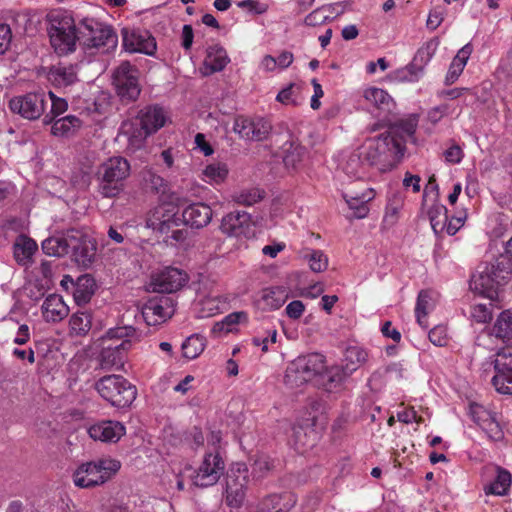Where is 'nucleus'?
Wrapping results in <instances>:
<instances>
[{
    "label": "nucleus",
    "instance_id": "f257e3e1",
    "mask_svg": "<svg viewBox=\"0 0 512 512\" xmlns=\"http://www.w3.org/2000/svg\"><path fill=\"white\" fill-rule=\"evenodd\" d=\"M362 159L381 172L394 169L403 159L406 146L387 131L369 137L359 147Z\"/></svg>",
    "mask_w": 512,
    "mask_h": 512
},
{
    "label": "nucleus",
    "instance_id": "f03ea898",
    "mask_svg": "<svg viewBox=\"0 0 512 512\" xmlns=\"http://www.w3.org/2000/svg\"><path fill=\"white\" fill-rule=\"evenodd\" d=\"M136 339L132 326L109 329L101 338L100 364L104 369L122 370L127 353Z\"/></svg>",
    "mask_w": 512,
    "mask_h": 512
},
{
    "label": "nucleus",
    "instance_id": "7ed1b4c3",
    "mask_svg": "<svg viewBox=\"0 0 512 512\" xmlns=\"http://www.w3.org/2000/svg\"><path fill=\"white\" fill-rule=\"evenodd\" d=\"M47 33L56 54L62 56L76 50L79 34L75 21L68 11L56 9L47 14Z\"/></svg>",
    "mask_w": 512,
    "mask_h": 512
},
{
    "label": "nucleus",
    "instance_id": "20e7f679",
    "mask_svg": "<svg viewBox=\"0 0 512 512\" xmlns=\"http://www.w3.org/2000/svg\"><path fill=\"white\" fill-rule=\"evenodd\" d=\"M140 127L131 122H125L120 128L118 137L127 141V150L135 152L140 149L148 135L161 129L167 122V115L158 106L147 107L139 113Z\"/></svg>",
    "mask_w": 512,
    "mask_h": 512
},
{
    "label": "nucleus",
    "instance_id": "39448f33",
    "mask_svg": "<svg viewBox=\"0 0 512 512\" xmlns=\"http://www.w3.org/2000/svg\"><path fill=\"white\" fill-rule=\"evenodd\" d=\"M120 468V461L109 457L100 458L78 465L73 471L72 480L78 488H93L105 484Z\"/></svg>",
    "mask_w": 512,
    "mask_h": 512
},
{
    "label": "nucleus",
    "instance_id": "423d86ee",
    "mask_svg": "<svg viewBox=\"0 0 512 512\" xmlns=\"http://www.w3.org/2000/svg\"><path fill=\"white\" fill-rule=\"evenodd\" d=\"M129 162L114 156L107 159L99 168V191L107 198L118 196L124 190V182L130 175Z\"/></svg>",
    "mask_w": 512,
    "mask_h": 512
},
{
    "label": "nucleus",
    "instance_id": "0eeeda50",
    "mask_svg": "<svg viewBox=\"0 0 512 512\" xmlns=\"http://www.w3.org/2000/svg\"><path fill=\"white\" fill-rule=\"evenodd\" d=\"M325 371L326 363L323 355L319 353L303 355L288 364L284 381L290 388H297Z\"/></svg>",
    "mask_w": 512,
    "mask_h": 512
},
{
    "label": "nucleus",
    "instance_id": "6e6552de",
    "mask_svg": "<svg viewBox=\"0 0 512 512\" xmlns=\"http://www.w3.org/2000/svg\"><path fill=\"white\" fill-rule=\"evenodd\" d=\"M100 396L117 408L130 406L137 396L136 387L120 375H107L96 382Z\"/></svg>",
    "mask_w": 512,
    "mask_h": 512
},
{
    "label": "nucleus",
    "instance_id": "1a4fd4ad",
    "mask_svg": "<svg viewBox=\"0 0 512 512\" xmlns=\"http://www.w3.org/2000/svg\"><path fill=\"white\" fill-rule=\"evenodd\" d=\"M225 467V461L219 451H207L198 467L192 468L189 478L196 487H211L222 477Z\"/></svg>",
    "mask_w": 512,
    "mask_h": 512
},
{
    "label": "nucleus",
    "instance_id": "9d476101",
    "mask_svg": "<svg viewBox=\"0 0 512 512\" xmlns=\"http://www.w3.org/2000/svg\"><path fill=\"white\" fill-rule=\"evenodd\" d=\"M510 273L499 265L486 266L471 278L470 287L476 293L494 300L498 296V289L509 280Z\"/></svg>",
    "mask_w": 512,
    "mask_h": 512
},
{
    "label": "nucleus",
    "instance_id": "9b49d317",
    "mask_svg": "<svg viewBox=\"0 0 512 512\" xmlns=\"http://www.w3.org/2000/svg\"><path fill=\"white\" fill-rule=\"evenodd\" d=\"M440 40L434 37L426 41L417 51L413 64L407 65L395 71V79L400 82H416L422 75L423 67L426 66L435 55Z\"/></svg>",
    "mask_w": 512,
    "mask_h": 512
},
{
    "label": "nucleus",
    "instance_id": "f8f14e48",
    "mask_svg": "<svg viewBox=\"0 0 512 512\" xmlns=\"http://www.w3.org/2000/svg\"><path fill=\"white\" fill-rule=\"evenodd\" d=\"M248 478L246 464L237 462L231 465L226 477L225 490V500L228 506L238 508L243 504Z\"/></svg>",
    "mask_w": 512,
    "mask_h": 512
},
{
    "label": "nucleus",
    "instance_id": "ddd939ff",
    "mask_svg": "<svg viewBox=\"0 0 512 512\" xmlns=\"http://www.w3.org/2000/svg\"><path fill=\"white\" fill-rule=\"evenodd\" d=\"M181 225L178 208L171 202H163L149 211L146 227L160 234L168 233L174 227Z\"/></svg>",
    "mask_w": 512,
    "mask_h": 512
},
{
    "label": "nucleus",
    "instance_id": "4468645a",
    "mask_svg": "<svg viewBox=\"0 0 512 512\" xmlns=\"http://www.w3.org/2000/svg\"><path fill=\"white\" fill-rule=\"evenodd\" d=\"M82 29L87 36V46L103 51H109L117 46V35L111 27L94 19H85L82 22Z\"/></svg>",
    "mask_w": 512,
    "mask_h": 512
},
{
    "label": "nucleus",
    "instance_id": "2eb2a0df",
    "mask_svg": "<svg viewBox=\"0 0 512 512\" xmlns=\"http://www.w3.org/2000/svg\"><path fill=\"white\" fill-rule=\"evenodd\" d=\"M138 70L129 62H122L113 74L118 95L125 100H136L140 94Z\"/></svg>",
    "mask_w": 512,
    "mask_h": 512
},
{
    "label": "nucleus",
    "instance_id": "dca6fc26",
    "mask_svg": "<svg viewBox=\"0 0 512 512\" xmlns=\"http://www.w3.org/2000/svg\"><path fill=\"white\" fill-rule=\"evenodd\" d=\"M495 375L492 384L501 394H512V347H504L496 354Z\"/></svg>",
    "mask_w": 512,
    "mask_h": 512
},
{
    "label": "nucleus",
    "instance_id": "f3484780",
    "mask_svg": "<svg viewBox=\"0 0 512 512\" xmlns=\"http://www.w3.org/2000/svg\"><path fill=\"white\" fill-rule=\"evenodd\" d=\"M271 124L262 117L249 118L238 116L233 124V131L247 141H262L271 131Z\"/></svg>",
    "mask_w": 512,
    "mask_h": 512
},
{
    "label": "nucleus",
    "instance_id": "a211bd4d",
    "mask_svg": "<svg viewBox=\"0 0 512 512\" xmlns=\"http://www.w3.org/2000/svg\"><path fill=\"white\" fill-rule=\"evenodd\" d=\"M188 281L187 274L174 267H166L151 277L150 288L157 293H173L180 290Z\"/></svg>",
    "mask_w": 512,
    "mask_h": 512
},
{
    "label": "nucleus",
    "instance_id": "6ab92c4d",
    "mask_svg": "<svg viewBox=\"0 0 512 512\" xmlns=\"http://www.w3.org/2000/svg\"><path fill=\"white\" fill-rule=\"evenodd\" d=\"M45 103L44 94L29 93L13 97L9 102V108L13 113H17L26 119L34 120L43 114Z\"/></svg>",
    "mask_w": 512,
    "mask_h": 512
},
{
    "label": "nucleus",
    "instance_id": "aec40b11",
    "mask_svg": "<svg viewBox=\"0 0 512 512\" xmlns=\"http://www.w3.org/2000/svg\"><path fill=\"white\" fill-rule=\"evenodd\" d=\"M175 313V305L169 297H154L142 307V315L148 325H159Z\"/></svg>",
    "mask_w": 512,
    "mask_h": 512
},
{
    "label": "nucleus",
    "instance_id": "412c9836",
    "mask_svg": "<svg viewBox=\"0 0 512 512\" xmlns=\"http://www.w3.org/2000/svg\"><path fill=\"white\" fill-rule=\"evenodd\" d=\"M123 46L131 53L154 55L157 44L154 37L146 30H125L123 33Z\"/></svg>",
    "mask_w": 512,
    "mask_h": 512
},
{
    "label": "nucleus",
    "instance_id": "4be33fe9",
    "mask_svg": "<svg viewBox=\"0 0 512 512\" xmlns=\"http://www.w3.org/2000/svg\"><path fill=\"white\" fill-rule=\"evenodd\" d=\"M87 433L94 441L117 443L126 434V428L119 421L102 420L90 425Z\"/></svg>",
    "mask_w": 512,
    "mask_h": 512
},
{
    "label": "nucleus",
    "instance_id": "5701e85b",
    "mask_svg": "<svg viewBox=\"0 0 512 512\" xmlns=\"http://www.w3.org/2000/svg\"><path fill=\"white\" fill-rule=\"evenodd\" d=\"M221 231L229 237H245L251 236V218L246 212H231L223 217L220 225Z\"/></svg>",
    "mask_w": 512,
    "mask_h": 512
},
{
    "label": "nucleus",
    "instance_id": "b1692460",
    "mask_svg": "<svg viewBox=\"0 0 512 512\" xmlns=\"http://www.w3.org/2000/svg\"><path fill=\"white\" fill-rule=\"evenodd\" d=\"M376 196L373 188H366L361 192L343 191L342 198L352 211V216L356 219H363L368 216L371 202Z\"/></svg>",
    "mask_w": 512,
    "mask_h": 512
},
{
    "label": "nucleus",
    "instance_id": "393cba45",
    "mask_svg": "<svg viewBox=\"0 0 512 512\" xmlns=\"http://www.w3.org/2000/svg\"><path fill=\"white\" fill-rule=\"evenodd\" d=\"M229 62L230 58L221 45H209L206 48L203 65L200 71L204 76H209L222 71Z\"/></svg>",
    "mask_w": 512,
    "mask_h": 512
},
{
    "label": "nucleus",
    "instance_id": "a878e982",
    "mask_svg": "<svg viewBox=\"0 0 512 512\" xmlns=\"http://www.w3.org/2000/svg\"><path fill=\"white\" fill-rule=\"evenodd\" d=\"M41 314L46 322L58 323L68 316L69 306L61 295L50 294L41 305Z\"/></svg>",
    "mask_w": 512,
    "mask_h": 512
},
{
    "label": "nucleus",
    "instance_id": "bb28decb",
    "mask_svg": "<svg viewBox=\"0 0 512 512\" xmlns=\"http://www.w3.org/2000/svg\"><path fill=\"white\" fill-rule=\"evenodd\" d=\"M282 159L289 173H296L303 167L306 149L296 140H287L281 146Z\"/></svg>",
    "mask_w": 512,
    "mask_h": 512
},
{
    "label": "nucleus",
    "instance_id": "cd10ccee",
    "mask_svg": "<svg viewBox=\"0 0 512 512\" xmlns=\"http://www.w3.org/2000/svg\"><path fill=\"white\" fill-rule=\"evenodd\" d=\"M192 467L188 463H173L164 473L162 483L168 493L175 494L185 488V478L189 477Z\"/></svg>",
    "mask_w": 512,
    "mask_h": 512
},
{
    "label": "nucleus",
    "instance_id": "c85d7f7f",
    "mask_svg": "<svg viewBox=\"0 0 512 512\" xmlns=\"http://www.w3.org/2000/svg\"><path fill=\"white\" fill-rule=\"evenodd\" d=\"M296 504V497L291 492L270 494L261 499L256 512H288Z\"/></svg>",
    "mask_w": 512,
    "mask_h": 512
},
{
    "label": "nucleus",
    "instance_id": "c756f323",
    "mask_svg": "<svg viewBox=\"0 0 512 512\" xmlns=\"http://www.w3.org/2000/svg\"><path fill=\"white\" fill-rule=\"evenodd\" d=\"M181 218V225H187L192 228H202L209 224L212 219L211 208L203 203H193L187 206Z\"/></svg>",
    "mask_w": 512,
    "mask_h": 512
},
{
    "label": "nucleus",
    "instance_id": "7c9ffc66",
    "mask_svg": "<svg viewBox=\"0 0 512 512\" xmlns=\"http://www.w3.org/2000/svg\"><path fill=\"white\" fill-rule=\"evenodd\" d=\"M363 99L380 112H390L395 107L394 99L382 88L369 86L362 90Z\"/></svg>",
    "mask_w": 512,
    "mask_h": 512
},
{
    "label": "nucleus",
    "instance_id": "2f4dec72",
    "mask_svg": "<svg viewBox=\"0 0 512 512\" xmlns=\"http://www.w3.org/2000/svg\"><path fill=\"white\" fill-rule=\"evenodd\" d=\"M226 304L224 298L211 294L199 298L194 304V310L198 318H209L222 312Z\"/></svg>",
    "mask_w": 512,
    "mask_h": 512
},
{
    "label": "nucleus",
    "instance_id": "473e14b6",
    "mask_svg": "<svg viewBox=\"0 0 512 512\" xmlns=\"http://www.w3.org/2000/svg\"><path fill=\"white\" fill-rule=\"evenodd\" d=\"M289 298V291L286 287H268L261 291L259 303L264 310L273 311L283 306Z\"/></svg>",
    "mask_w": 512,
    "mask_h": 512
},
{
    "label": "nucleus",
    "instance_id": "72a5a7b5",
    "mask_svg": "<svg viewBox=\"0 0 512 512\" xmlns=\"http://www.w3.org/2000/svg\"><path fill=\"white\" fill-rule=\"evenodd\" d=\"M437 304V294L433 291L424 290L418 294L415 307V316L418 324L427 329L428 315L435 309Z\"/></svg>",
    "mask_w": 512,
    "mask_h": 512
},
{
    "label": "nucleus",
    "instance_id": "f704fd0d",
    "mask_svg": "<svg viewBox=\"0 0 512 512\" xmlns=\"http://www.w3.org/2000/svg\"><path fill=\"white\" fill-rule=\"evenodd\" d=\"M368 360V352L360 346H349L344 352L342 371L345 376L352 374Z\"/></svg>",
    "mask_w": 512,
    "mask_h": 512
},
{
    "label": "nucleus",
    "instance_id": "c9c22d12",
    "mask_svg": "<svg viewBox=\"0 0 512 512\" xmlns=\"http://www.w3.org/2000/svg\"><path fill=\"white\" fill-rule=\"evenodd\" d=\"M248 323V314L245 311L232 312L221 321L216 322L211 332L215 336H222L228 333L237 332L241 324Z\"/></svg>",
    "mask_w": 512,
    "mask_h": 512
},
{
    "label": "nucleus",
    "instance_id": "e433bc0d",
    "mask_svg": "<svg viewBox=\"0 0 512 512\" xmlns=\"http://www.w3.org/2000/svg\"><path fill=\"white\" fill-rule=\"evenodd\" d=\"M294 61L289 51H282L277 57L265 55L259 63V69L264 73L278 74L287 69Z\"/></svg>",
    "mask_w": 512,
    "mask_h": 512
},
{
    "label": "nucleus",
    "instance_id": "4c0bfd02",
    "mask_svg": "<svg viewBox=\"0 0 512 512\" xmlns=\"http://www.w3.org/2000/svg\"><path fill=\"white\" fill-rule=\"evenodd\" d=\"M47 78L54 86H69L78 79L76 66L63 64L54 65L50 68Z\"/></svg>",
    "mask_w": 512,
    "mask_h": 512
},
{
    "label": "nucleus",
    "instance_id": "58836bf2",
    "mask_svg": "<svg viewBox=\"0 0 512 512\" xmlns=\"http://www.w3.org/2000/svg\"><path fill=\"white\" fill-rule=\"evenodd\" d=\"M418 125V117L409 115L389 127L387 132L405 145L407 139L412 138Z\"/></svg>",
    "mask_w": 512,
    "mask_h": 512
},
{
    "label": "nucleus",
    "instance_id": "ea45409f",
    "mask_svg": "<svg viewBox=\"0 0 512 512\" xmlns=\"http://www.w3.org/2000/svg\"><path fill=\"white\" fill-rule=\"evenodd\" d=\"M496 478L493 482L484 486L486 495L504 496L507 494L511 483L512 477L508 470L496 466Z\"/></svg>",
    "mask_w": 512,
    "mask_h": 512
},
{
    "label": "nucleus",
    "instance_id": "a19ab883",
    "mask_svg": "<svg viewBox=\"0 0 512 512\" xmlns=\"http://www.w3.org/2000/svg\"><path fill=\"white\" fill-rule=\"evenodd\" d=\"M228 174L229 169L226 163L212 162L202 169L199 177L207 184L219 185L225 182Z\"/></svg>",
    "mask_w": 512,
    "mask_h": 512
},
{
    "label": "nucleus",
    "instance_id": "79ce46f5",
    "mask_svg": "<svg viewBox=\"0 0 512 512\" xmlns=\"http://www.w3.org/2000/svg\"><path fill=\"white\" fill-rule=\"evenodd\" d=\"M37 249V243L33 239L19 236L13 246L14 258L17 263L27 265Z\"/></svg>",
    "mask_w": 512,
    "mask_h": 512
},
{
    "label": "nucleus",
    "instance_id": "37998d69",
    "mask_svg": "<svg viewBox=\"0 0 512 512\" xmlns=\"http://www.w3.org/2000/svg\"><path fill=\"white\" fill-rule=\"evenodd\" d=\"M81 127V120L73 115H68L55 120L51 126V133L57 137H70Z\"/></svg>",
    "mask_w": 512,
    "mask_h": 512
},
{
    "label": "nucleus",
    "instance_id": "c03bdc74",
    "mask_svg": "<svg viewBox=\"0 0 512 512\" xmlns=\"http://www.w3.org/2000/svg\"><path fill=\"white\" fill-rule=\"evenodd\" d=\"M405 202V196L400 191H393L387 197L385 214L383 221L389 225H394L399 217Z\"/></svg>",
    "mask_w": 512,
    "mask_h": 512
},
{
    "label": "nucleus",
    "instance_id": "a18cd8bd",
    "mask_svg": "<svg viewBox=\"0 0 512 512\" xmlns=\"http://www.w3.org/2000/svg\"><path fill=\"white\" fill-rule=\"evenodd\" d=\"M95 291V281L90 275L79 277L75 283L73 297L79 305L86 304Z\"/></svg>",
    "mask_w": 512,
    "mask_h": 512
},
{
    "label": "nucleus",
    "instance_id": "49530a36",
    "mask_svg": "<svg viewBox=\"0 0 512 512\" xmlns=\"http://www.w3.org/2000/svg\"><path fill=\"white\" fill-rule=\"evenodd\" d=\"M206 347V339L200 334H193L185 339L181 345L182 355L187 360L199 357Z\"/></svg>",
    "mask_w": 512,
    "mask_h": 512
},
{
    "label": "nucleus",
    "instance_id": "de8ad7c7",
    "mask_svg": "<svg viewBox=\"0 0 512 512\" xmlns=\"http://www.w3.org/2000/svg\"><path fill=\"white\" fill-rule=\"evenodd\" d=\"M278 332L274 325L262 326L257 334L252 338V344L260 347L261 351L266 353L271 345L277 342Z\"/></svg>",
    "mask_w": 512,
    "mask_h": 512
},
{
    "label": "nucleus",
    "instance_id": "09e8293b",
    "mask_svg": "<svg viewBox=\"0 0 512 512\" xmlns=\"http://www.w3.org/2000/svg\"><path fill=\"white\" fill-rule=\"evenodd\" d=\"M447 208L440 202H434L428 209L427 214L431 227L436 234L444 233L448 214Z\"/></svg>",
    "mask_w": 512,
    "mask_h": 512
},
{
    "label": "nucleus",
    "instance_id": "8fccbe9b",
    "mask_svg": "<svg viewBox=\"0 0 512 512\" xmlns=\"http://www.w3.org/2000/svg\"><path fill=\"white\" fill-rule=\"evenodd\" d=\"M461 110L462 107L458 104L444 102L428 110L427 120L431 124L436 125L445 117L453 115L458 116L461 113Z\"/></svg>",
    "mask_w": 512,
    "mask_h": 512
},
{
    "label": "nucleus",
    "instance_id": "3c124183",
    "mask_svg": "<svg viewBox=\"0 0 512 512\" xmlns=\"http://www.w3.org/2000/svg\"><path fill=\"white\" fill-rule=\"evenodd\" d=\"M70 244L61 236H53L42 242V250L46 255L60 257L68 253Z\"/></svg>",
    "mask_w": 512,
    "mask_h": 512
},
{
    "label": "nucleus",
    "instance_id": "603ef678",
    "mask_svg": "<svg viewBox=\"0 0 512 512\" xmlns=\"http://www.w3.org/2000/svg\"><path fill=\"white\" fill-rule=\"evenodd\" d=\"M362 156L358 153L350 154L340 165V171L349 179H359L362 175Z\"/></svg>",
    "mask_w": 512,
    "mask_h": 512
},
{
    "label": "nucleus",
    "instance_id": "864d4df0",
    "mask_svg": "<svg viewBox=\"0 0 512 512\" xmlns=\"http://www.w3.org/2000/svg\"><path fill=\"white\" fill-rule=\"evenodd\" d=\"M492 334L503 340L512 336V311L505 310L497 317Z\"/></svg>",
    "mask_w": 512,
    "mask_h": 512
},
{
    "label": "nucleus",
    "instance_id": "5fc2aeb1",
    "mask_svg": "<svg viewBox=\"0 0 512 512\" xmlns=\"http://www.w3.org/2000/svg\"><path fill=\"white\" fill-rule=\"evenodd\" d=\"M91 328V316L85 312H75L69 320V330L71 335L83 336Z\"/></svg>",
    "mask_w": 512,
    "mask_h": 512
},
{
    "label": "nucleus",
    "instance_id": "6e6d98bb",
    "mask_svg": "<svg viewBox=\"0 0 512 512\" xmlns=\"http://www.w3.org/2000/svg\"><path fill=\"white\" fill-rule=\"evenodd\" d=\"M302 256L307 260L309 267L313 272H323L328 267V257L321 250L306 248L302 251Z\"/></svg>",
    "mask_w": 512,
    "mask_h": 512
},
{
    "label": "nucleus",
    "instance_id": "4d7b16f0",
    "mask_svg": "<svg viewBox=\"0 0 512 512\" xmlns=\"http://www.w3.org/2000/svg\"><path fill=\"white\" fill-rule=\"evenodd\" d=\"M301 88L295 83H291L282 90L276 96V101L283 105L297 106L301 103L302 98L300 97Z\"/></svg>",
    "mask_w": 512,
    "mask_h": 512
},
{
    "label": "nucleus",
    "instance_id": "13d9d810",
    "mask_svg": "<svg viewBox=\"0 0 512 512\" xmlns=\"http://www.w3.org/2000/svg\"><path fill=\"white\" fill-rule=\"evenodd\" d=\"M430 342L437 347H444L450 341L448 328L445 325H436L428 334Z\"/></svg>",
    "mask_w": 512,
    "mask_h": 512
},
{
    "label": "nucleus",
    "instance_id": "bf43d9fd",
    "mask_svg": "<svg viewBox=\"0 0 512 512\" xmlns=\"http://www.w3.org/2000/svg\"><path fill=\"white\" fill-rule=\"evenodd\" d=\"M486 436L492 441H500L504 437L502 427L500 426L496 414L488 419L483 426L480 427Z\"/></svg>",
    "mask_w": 512,
    "mask_h": 512
},
{
    "label": "nucleus",
    "instance_id": "052dcab7",
    "mask_svg": "<svg viewBox=\"0 0 512 512\" xmlns=\"http://www.w3.org/2000/svg\"><path fill=\"white\" fill-rule=\"evenodd\" d=\"M469 414L472 420L479 426H483L485 422L488 421L489 418L495 415V413L489 411L484 406L472 403L469 406Z\"/></svg>",
    "mask_w": 512,
    "mask_h": 512
},
{
    "label": "nucleus",
    "instance_id": "680f3d73",
    "mask_svg": "<svg viewBox=\"0 0 512 512\" xmlns=\"http://www.w3.org/2000/svg\"><path fill=\"white\" fill-rule=\"evenodd\" d=\"M471 317L477 323H488L492 319V303L473 305Z\"/></svg>",
    "mask_w": 512,
    "mask_h": 512
},
{
    "label": "nucleus",
    "instance_id": "e2e57ef3",
    "mask_svg": "<svg viewBox=\"0 0 512 512\" xmlns=\"http://www.w3.org/2000/svg\"><path fill=\"white\" fill-rule=\"evenodd\" d=\"M467 219V212L465 210L457 212L451 218H447L444 232L448 235H455L461 227L465 224Z\"/></svg>",
    "mask_w": 512,
    "mask_h": 512
},
{
    "label": "nucleus",
    "instance_id": "0e129e2a",
    "mask_svg": "<svg viewBox=\"0 0 512 512\" xmlns=\"http://www.w3.org/2000/svg\"><path fill=\"white\" fill-rule=\"evenodd\" d=\"M328 21H331V16L328 15L323 6L312 11L304 20L305 24L308 26H318Z\"/></svg>",
    "mask_w": 512,
    "mask_h": 512
},
{
    "label": "nucleus",
    "instance_id": "69168bd1",
    "mask_svg": "<svg viewBox=\"0 0 512 512\" xmlns=\"http://www.w3.org/2000/svg\"><path fill=\"white\" fill-rule=\"evenodd\" d=\"M445 9L443 7H435L430 10L426 21V26L429 30L437 29L445 18Z\"/></svg>",
    "mask_w": 512,
    "mask_h": 512
},
{
    "label": "nucleus",
    "instance_id": "338daca9",
    "mask_svg": "<svg viewBox=\"0 0 512 512\" xmlns=\"http://www.w3.org/2000/svg\"><path fill=\"white\" fill-rule=\"evenodd\" d=\"M238 7L246 9L248 12L256 15L264 14L268 11V4L257 0H242L238 2Z\"/></svg>",
    "mask_w": 512,
    "mask_h": 512
},
{
    "label": "nucleus",
    "instance_id": "774afa93",
    "mask_svg": "<svg viewBox=\"0 0 512 512\" xmlns=\"http://www.w3.org/2000/svg\"><path fill=\"white\" fill-rule=\"evenodd\" d=\"M49 98L51 100V111L50 113L53 116H59L67 111L68 103L66 99L57 97L52 91L48 93Z\"/></svg>",
    "mask_w": 512,
    "mask_h": 512
}]
</instances>
